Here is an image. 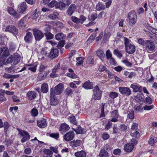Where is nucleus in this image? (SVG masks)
<instances>
[{"instance_id":"obj_53","label":"nucleus","mask_w":157,"mask_h":157,"mask_svg":"<svg viewBox=\"0 0 157 157\" xmlns=\"http://www.w3.org/2000/svg\"><path fill=\"white\" fill-rule=\"evenodd\" d=\"M6 100V98L4 97L2 90H0V101H5Z\"/></svg>"},{"instance_id":"obj_44","label":"nucleus","mask_w":157,"mask_h":157,"mask_svg":"<svg viewBox=\"0 0 157 157\" xmlns=\"http://www.w3.org/2000/svg\"><path fill=\"white\" fill-rule=\"evenodd\" d=\"M59 14L56 12H54L52 14L49 15L48 17L52 20H54L57 17V16Z\"/></svg>"},{"instance_id":"obj_36","label":"nucleus","mask_w":157,"mask_h":157,"mask_svg":"<svg viewBox=\"0 0 157 157\" xmlns=\"http://www.w3.org/2000/svg\"><path fill=\"white\" fill-rule=\"evenodd\" d=\"M47 75V74L46 72H42L39 74L38 76V78L40 80H42L45 78Z\"/></svg>"},{"instance_id":"obj_45","label":"nucleus","mask_w":157,"mask_h":157,"mask_svg":"<svg viewBox=\"0 0 157 157\" xmlns=\"http://www.w3.org/2000/svg\"><path fill=\"white\" fill-rule=\"evenodd\" d=\"M98 17V16L96 13H93L91 15L88 17L89 20L93 21L96 19Z\"/></svg>"},{"instance_id":"obj_30","label":"nucleus","mask_w":157,"mask_h":157,"mask_svg":"<svg viewBox=\"0 0 157 157\" xmlns=\"http://www.w3.org/2000/svg\"><path fill=\"white\" fill-rule=\"evenodd\" d=\"M13 61V57L12 55H10L8 59L3 60V63L4 64H6L9 63H11Z\"/></svg>"},{"instance_id":"obj_10","label":"nucleus","mask_w":157,"mask_h":157,"mask_svg":"<svg viewBox=\"0 0 157 157\" xmlns=\"http://www.w3.org/2000/svg\"><path fill=\"white\" fill-rule=\"evenodd\" d=\"M74 136V132L72 131H70L64 135L63 138L65 141H69L73 139Z\"/></svg>"},{"instance_id":"obj_43","label":"nucleus","mask_w":157,"mask_h":157,"mask_svg":"<svg viewBox=\"0 0 157 157\" xmlns=\"http://www.w3.org/2000/svg\"><path fill=\"white\" fill-rule=\"evenodd\" d=\"M138 42L139 44L145 46L146 45V44L149 42V40H144L142 38H140L138 40Z\"/></svg>"},{"instance_id":"obj_9","label":"nucleus","mask_w":157,"mask_h":157,"mask_svg":"<svg viewBox=\"0 0 157 157\" xmlns=\"http://www.w3.org/2000/svg\"><path fill=\"white\" fill-rule=\"evenodd\" d=\"M119 90L121 94L127 96L130 95L132 93L130 89L127 87H119Z\"/></svg>"},{"instance_id":"obj_55","label":"nucleus","mask_w":157,"mask_h":157,"mask_svg":"<svg viewBox=\"0 0 157 157\" xmlns=\"http://www.w3.org/2000/svg\"><path fill=\"white\" fill-rule=\"evenodd\" d=\"M138 128V124L136 123H133L131 126V131H135Z\"/></svg>"},{"instance_id":"obj_11","label":"nucleus","mask_w":157,"mask_h":157,"mask_svg":"<svg viewBox=\"0 0 157 157\" xmlns=\"http://www.w3.org/2000/svg\"><path fill=\"white\" fill-rule=\"evenodd\" d=\"M59 54V51L57 48H52L51 49L49 55V57L52 59L56 57Z\"/></svg>"},{"instance_id":"obj_51","label":"nucleus","mask_w":157,"mask_h":157,"mask_svg":"<svg viewBox=\"0 0 157 157\" xmlns=\"http://www.w3.org/2000/svg\"><path fill=\"white\" fill-rule=\"evenodd\" d=\"M4 125L5 132H6V134L8 132V131H9V129L10 126L8 123L6 121L4 122Z\"/></svg>"},{"instance_id":"obj_1","label":"nucleus","mask_w":157,"mask_h":157,"mask_svg":"<svg viewBox=\"0 0 157 157\" xmlns=\"http://www.w3.org/2000/svg\"><path fill=\"white\" fill-rule=\"evenodd\" d=\"M125 47L126 52L129 54L133 53L135 51V46L131 44L130 40L125 37L122 38Z\"/></svg>"},{"instance_id":"obj_40","label":"nucleus","mask_w":157,"mask_h":157,"mask_svg":"<svg viewBox=\"0 0 157 157\" xmlns=\"http://www.w3.org/2000/svg\"><path fill=\"white\" fill-rule=\"evenodd\" d=\"M148 142L150 144L153 145L155 143L157 142V138L154 136L151 137L149 139Z\"/></svg>"},{"instance_id":"obj_46","label":"nucleus","mask_w":157,"mask_h":157,"mask_svg":"<svg viewBox=\"0 0 157 157\" xmlns=\"http://www.w3.org/2000/svg\"><path fill=\"white\" fill-rule=\"evenodd\" d=\"M118 96V93L115 92H111L109 95V97L112 99L115 98Z\"/></svg>"},{"instance_id":"obj_56","label":"nucleus","mask_w":157,"mask_h":157,"mask_svg":"<svg viewBox=\"0 0 157 157\" xmlns=\"http://www.w3.org/2000/svg\"><path fill=\"white\" fill-rule=\"evenodd\" d=\"M49 136L52 138H53L56 140H57L59 137V133H52L49 135Z\"/></svg>"},{"instance_id":"obj_33","label":"nucleus","mask_w":157,"mask_h":157,"mask_svg":"<svg viewBox=\"0 0 157 157\" xmlns=\"http://www.w3.org/2000/svg\"><path fill=\"white\" fill-rule=\"evenodd\" d=\"M65 4L64 2H57L56 5V8L59 9L60 10H62L65 8Z\"/></svg>"},{"instance_id":"obj_42","label":"nucleus","mask_w":157,"mask_h":157,"mask_svg":"<svg viewBox=\"0 0 157 157\" xmlns=\"http://www.w3.org/2000/svg\"><path fill=\"white\" fill-rule=\"evenodd\" d=\"M68 118L71 123L75 125L76 124H77V122L74 116L71 115V116L68 117Z\"/></svg>"},{"instance_id":"obj_35","label":"nucleus","mask_w":157,"mask_h":157,"mask_svg":"<svg viewBox=\"0 0 157 157\" xmlns=\"http://www.w3.org/2000/svg\"><path fill=\"white\" fill-rule=\"evenodd\" d=\"M44 154L46 155L45 157H53L52 156L53 152L49 149H45L44 151Z\"/></svg>"},{"instance_id":"obj_62","label":"nucleus","mask_w":157,"mask_h":157,"mask_svg":"<svg viewBox=\"0 0 157 157\" xmlns=\"http://www.w3.org/2000/svg\"><path fill=\"white\" fill-rule=\"evenodd\" d=\"M106 55L108 59L112 57V54L109 49H108L106 51Z\"/></svg>"},{"instance_id":"obj_38","label":"nucleus","mask_w":157,"mask_h":157,"mask_svg":"<svg viewBox=\"0 0 157 157\" xmlns=\"http://www.w3.org/2000/svg\"><path fill=\"white\" fill-rule=\"evenodd\" d=\"M41 91L44 93H46L48 91V86L47 83H43L41 86Z\"/></svg>"},{"instance_id":"obj_17","label":"nucleus","mask_w":157,"mask_h":157,"mask_svg":"<svg viewBox=\"0 0 157 157\" xmlns=\"http://www.w3.org/2000/svg\"><path fill=\"white\" fill-rule=\"evenodd\" d=\"M9 52L8 48H7L3 47L1 48L0 50V56H1L7 57L9 55Z\"/></svg>"},{"instance_id":"obj_28","label":"nucleus","mask_w":157,"mask_h":157,"mask_svg":"<svg viewBox=\"0 0 157 157\" xmlns=\"http://www.w3.org/2000/svg\"><path fill=\"white\" fill-rule=\"evenodd\" d=\"M75 155L76 157H86V153L85 151L82 150L75 152Z\"/></svg>"},{"instance_id":"obj_63","label":"nucleus","mask_w":157,"mask_h":157,"mask_svg":"<svg viewBox=\"0 0 157 157\" xmlns=\"http://www.w3.org/2000/svg\"><path fill=\"white\" fill-rule=\"evenodd\" d=\"M31 152L32 150L29 147L25 148L24 151V153L26 155H30Z\"/></svg>"},{"instance_id":"obj_19","label":"nucleus","mask_w":157,"mask_h":157,"mask_svg":"<svg viewBox=\"0 0 157 157\" xmlns=\"http://www.w3.org/2000/svg\"><path fill=\"white\" fill-rule=\"evenodd\" d=\"M37 124L40 128H44L47 126L46 121L44 119H41L37 121Z\"/></svg>"},{"instance_id":"obj_39","label":"nucleus","mask_w":157,"mask_h":157,"mask_svg":"<svg viewBox=\"0 0 157 157\" xmlns=\"http://www.w3.org/2000/svg\"><path fill=\"white\" fill-rule=\"evenodd\" d=\"M113 54L119 58H121L122 56L121 52L117 49H115L113 51Z\"/></svg>"},{"instance_id":"obj_4","label":"nucleus","mask_w":157,"mask_h":157,"mask_svg":"<svg viewBox=\"0 0 157 157\" xmlns=\"http://www.w3.org/2000/svg\"><path fill=\"white\" fill-rule=\"evenodd\" d=\"M93 91L94 92L93 97V99L95 100L100 99L101 96L102 91L97 86L94 87Z\"/></svg>"},{"instance_id":"obj_52","label":"nucleus","mask_w":157,"mask_h":157,"mask_svg":"<svg viewBox=\"0 0 157 157\" xmlns=\"http://www.w3.org/2000/svg\"><path fill=\"white\" fill-rule=\"evenodd\" d=\"M84 59V58L83 57H79L76 58V60L78 61L76 63V64L80 65L82 63Z\"/></svg>"},{"instance_id":"obj_18","label":"nucleus","mask_w":157,"mask_h":157,"mask_svg":"<svg viewBox=\"0 0 157 157\" xmlns=\"http://www.w3.org/2000/svg\"><path fill=\"white\" fill-rule=\"evenodd\" d=\"M76 8L75 5L74 4H72L68 8L67 11V14L71 16L75 11Z\"/></svg>"},{"instance_id":"obj_57","label":"nucleus","mask_w":157,"mask_h":157,"mask_svg":"<svg viewBox=\"0 0 157 157\" xmlns=\"http://www.w3.org/2000/svg\"><path fill=\"white\" fill-rule=\"evenodd\" d=\"M86 20V17L83 15H81L79 18V23L82 24Z\"/></svg>"},{"instance_id":"obj_15","label":"nucleus","mask_w":157,"mask_h":157,"mask_svg":"<svg viewBox=\"0 0 157 157\" xmlns=\"http://www.w3.org/2000/svg\"><path fill=\"white\" fill-rule=\"evenodd\" d=\"M18 26L20 29H23L26 28V24L25 17H23L19 21Z\"/></svg>"},{"instance_id":"obj_20","label":"nucleus","mask_w":157,"mask_h":157,"mask_svg":"<svg viewBox=\"0 0 157 157\" xmlns=\"http://www.w3.org/2000/svg\"><path fill=\"white\" fill-rule=\"evenodd\" d=\"M26 9V3L25 2H23L19 5L18 8V11L19 13H22L25 11Z\"/></svg>"},{"instance_id":"obj_50","label":"nucleus","mask_w":157,"mask_h":157,"mask_svg":"<svg viewBox=\"0 0 157 157\" xmlns=\"http://www.w3.org/2000/svg\"><path fill=\"white\" fill-rule=\"evenodd\" d=\"M31 113L32 115L34 117L36 116L38 114L37 110L35 108H33L32 109L31 111Z\"/></svg>"},{"instance_id":"obj_7","label":"nucleus","mask_w":157,"mask_h":157,"mask_svg":"<svg viewBox=\"0 0 157 157\" xmlns=\"http://www.w3.org/2000/svg\"><path fill=\"white\" fill-rule=\"evenodd\" d=\"M48 48L47 47L42 48L38 55V58L40 60H44L47 56Z\"/></svg>"},{"instance_id":"obj_29","label":"nucleus","mask_w":157,"mask_h":157,"mask_svg":"<svg viewBox=\"0 0 157 157\" xmlns=\"http://www.w3.org/2000/svg\"><path fill=\"white\" fill-rule=\"evenodd\" d=\"M60 67V63H57L55 66L54 68L52 70V73L50 75V76L51 77L54 78L55 77V74L56 73V71Z\"/></svg>"},{"instance_id":"obj_14","label":"nucleus","mask_w":157,"mask_h":157,"mask_svg":"<svg viewBox=\"0 0 157 157\" xmlns=\"http://www.w3.org/2000/svg\"><path fill=\"white\" fill-rule=\"evenodd\" d=\"M50 103L52 105H57L59 101L55 94L50 93Z\"/></svg>"},{"instance_id":"obj_22","label":"nucleus","mask_w":157,"mask_h":157,"mask_svg":"<svg viewBox=\"0 0 157 157\" xmlns=\"http://www.w3.org/2000/svg\"><path fill=\"white\" fill-rule=\"evenodd\" d=\"M83 87L86 89H90L93 88V84L90 82L89 80L85 82L82 86Z\"/></svg>"},{"instance_id":"obj_61","label":"nucleus","mask_w":157,"mask_h":157,"mask_svg":"<svg viewBox=\"0 0 157 157\" xmlns=\"http://www.w3.org/2000/svg\"><path fill=\"white\" fill-rule=\"evenodd\" d=\"M106 70H108L106 67L103 65H100L98 68V71H105L106 72Z\"/></svg>"},{"instance_id":"obj_21","label":"nucleus","mask_w":157,"mask_h":157,"mask_svg":"<svg viewBox=\"0 0 157 157\" xmlns=\"http://www.w3.org/2000/svg\"><path fill=\"white\" fill-rule=\"evenodd\" d=\"M70 128L69 126L66 124H61L59 131L63 133L64 132H66L69 130Z\"/></svg>"},{"instance_id":"obj_32","label":"nucleus","mask_w":157,"mask_h":157,"mask_svg":"<svg viewBox=\"0 0 157 157\" xmlns=\"http://www.w3.org/2000/svg\"><path fill=\"white\" fill-rule=\"evenodd\" d=\"M99 157H108L109 156L108 152L105 150L102 149L101 150L99 153Z\"/></svg>"},{"instance_id":"obj_26","label":"nucleus","mask_w":157,"mask_h":157,"mask_svg":"<svg viewBox=\"0 0 157 157\" xmlns=\"http://www.w3.org/2000/svg\"><path fill=\"white\" fill-rule=\"evenodd\" d=\"M145 46L146 48L149 51H152L155 48L154 44L149 40V42L146 44V45Z\"/></svg>"},{"instance_id":"obj_49","label":"nucleus","mask_w":157,"mask_h":157,"mask_svg":"<svg viewBox=\"0 0 157 157\" xmlns=\"http://www.w3.org/2000/svg\"><path fill=\"white\" fill-rule=\"evenodd\" d=\"M135 110L138 112H141L143 110V108L140 105H136L134 107Z\"/></svg>"},{"instance_id":"obj_27","label":"nucleus","mask_w":157,"mask_h":157,"mask_svg":"<svg viewBox=\"0 0 157 157\" xmlns=\"http://www.w3.org/2000/svg\"><path fill=\"white\" fill-rule=\"evenodd\" d=\"M96 54L97 56L102 60L104 59L105 56V54L101 50L98 49L96 52Z\"/></svg>"},{"instance_id":"obj_6","label":"nucleus","mask_w":157,"mask_h":157,"mask_svg":"<svg viewBox=\"0 0 157 157\" xmlns=\"http://www.w3.org/2000/svg\"><path fill=\"white\" fill-rule=\"evenodd\" d=\"M19 134L21 137H22L21 141L23 143L29 140L30 139V136L28 132L24 130L19 131Z\"/></svg>"},{"instance_id":"obj_58","label":"nucleus","mask_w":157,"mask_h":157,"mask_svg":"<svg viewBox=\"0 0 157 157\" xmlns=\"http://www.w3.org/2000/svg\"><path fill=\"white\" fill-rule=\"evenodd\" d=\"M65 91L67 95H69L72 94L74 90L70 88H67Z\"/></svg>"},{"instance_id":"obj_60","label":"nucleus","mask_w":157,"mask_h":157,"mask_svg":"<svg viewBox=\"0 0 157 157\" xmlns=\"http://www.w3.org/2000/svg\"><path fill=\"white\" fill-rule=\"evenodd\" d=\"M8 12L10 14L13 15H14L16 13V12L11 7L9 8Z\"/></svg>"},{"instance_id":"obj_34","label":"nucleus","mask_w":157,"mask_h":157,"mask_svg":"<svg viewBox=\"0 0 157 157\" xmlns=\"http://www.w3.org/2000/svg\"><path fill=\"white\" fill-rule=\"evenodd\" d=\"M66 37V36L64 34L61 33H59L55 36L56 39L57 40L64 39Z\"/></svg>"},{"instance_id":"obj_64","label":"nucleus","mask_w":157,"mask_h":157,"mask_svg":"<svg viewBox=\"0 0 157 157\" xmlns=\"http://www.w3.org/2000/svg\"><path fill=\"white\" fill-rule=\"evenodd\" d=\"M57 2L55 0H53L51 2L48 4V6L52 8L54 6L56 7V5Z\"/></svg>"},{"instance_id":"obj_59","label":"nucleus","mask_w":157,"mask_h":157,"mask_svg":"<svg viewBox=\"0 0 157 157\" xmlns=\"http://www.w3.org/2000/svg\"><path fill=\"white\" fill-rule=\"evenodd\" d=\"M128 116L129 118L131 119H134V112L133 110H131L129 112L128 114Z\"/></svg>"},{"instance_id":"obj_23","label":"nucleus","mask_w":157,"mask_h":157,"mask_svg":"<svg viewBox=\"0 0 157 157\" xmlns=\"http://www.w3.org/2000/svg\"><path fill=\"white\" fill-rule=\"evenodd\" d=\"M37 95V93L33 91H29L27 93V96L29 100H33L34 99Z\"/></svg>"},{"instance_id":"obj_37","label":"nucleus","mask_w":157,"mask_h":157,"mask_svg":"<svg viewBox=\"0 0 157 157\" xmlns=\"http://www.w3.org/2000/svg\"><path fill=\"white\" fill-rule=\"evenodd\" d=\"M96 9L97 10L100 11L105 9V5L101 2H99L96 6Z\"/></svg>"},{"instance_id":"obj_24","label":"nucleus","mask_w":157,"mask_h":157,"mask_svg":"<svg viewBox=\"0 0 157 157\" xmlns=\"http://www.w3.org/2000/svg\"><path fill=\"white\" fill-rule=\"evenodd\" d=\"M134 147V145L128 144H126L124 147V149L127 152H131L133 150Z\"/></svg>"},{"instance_id":"obj_2","label":"nucleus","mask_w":157,"mask_h":157,"mask_svg":"<svg viewBox=\"0 0 157 157\" xmlns=\"http://www.w3.org/2000/svg\"><path fill=\"white\" fill-rule=\"evenodd\" d=\"M128 18L129 19L128 24L131 26L134 25L136 22L137 16L136 13L133 11H132L128 14Z\"/></svg>"},{"instance_id":"obj_12","label":"nucleus","mask_w":157,"mask_h":157,"mask_svg":"<svg viewBox=\"0 0 157 157\" xmlns=\"http://www.w3.org/2000/svg\"><path fill=\"white\" fill-rule=\"evenodd\" d=\"M130 87L133 89V92H141L143 90L142 86L139 85H138L136 83L132 84Z\"/></svg>"},{"instance_id":"obj_25","label":"nucleus","mask_w":157,"mask_h":157,"mask_svg":"<svg viewBox=\"0 0 157 157\" xmlns=\"http://www.w3.org/2000/svg\"><path fill=\"white\" fill-rule=\"evenodd\" d=\"M73 129L77 134H83L86 132V130L83 128H82L80 126L77 127L76 129H74L73 128Z\"/></svg>"},{"instance_id":"obj_13","label":"nucleus","mask_w":157,"mask_h":157,"mask_svg":"<svg viewBox=\"0 0 157 157\" xmlns=\"http://www.w3.org/2000/svg\"><path fill=\"white\" fill-rule=\"evenodd\" d=\"M111 117H113L111 120L112 122H116L118 121L117 118L119 116L118 111L116 110H114L111 112Z\"/></svg>"},{"instance_id":"obj_47","label":"nucleus","mask_w":157,"mask_h":157,"mask_svg":"<svg viewBox=\"0 0 157 157\" xmlns=\"http://www.w3.org/2000/svg\"><path fill=\"white\" fill-rule=\"evenodd\" d=\"M44 30L45 33L49 32L51 29V26L49 25H44Z\"/></svg>"},{"instance_id":"obj_31","label":"nucleus","mask_w":157,"mask_h":157,"mask_svg":"<svg viewBox=\"0 0 157 157\" xmlns=\"http://www.w3.org/2000/svg\"><path fill=\"white\" fill-rule=\"evenodd\" d=\"M13 63L16 64L20 61L21 57L17 53L14 54L13 55Z\"/></svg>"},{"instance_id":"obj_41","label":"nucleus","mask_w":157,"mask_h":157,"mask_svg":"<svg viewBox=\"0 0 157 157\" xmlns=\"http://www.w3.org/2000/svg\"><path fill=\"white\" fill-rule=\"evenodd\" d=\"M81 142V141L79 140H78L75 141L73 140L70 143L71 145L74 147H77L79 145Z\"/></svg>"},{"instance_id":"obj_54","label":"nucleus","mask_w":157,"mask_h":157,"mask_svg":"<svg viewBox=\"0 0 157 157\" xmlns=\"http://www.w3.org/2000/svg\"><path fill=\"white\" fill-rule=\"evenodd\" d=\"M131 135L133 137H137L139 136L140 133L138 131H131Z\"/></svg>"},{"instance_id":"obj_3","label":"nucleus","mask_w":157,"mask_h":157,"mask_svg":"<svg viewBox=\"0 0 157 157\" xmlns=\"http://www.w3.org/2000/svg\"><path fill=\"white\" fill-rule=\"evenodd\" d=\"M63 85L62 83H59L56 86L54 89H51L50 93L55 95H59L63 91Z\"/></svg>"},{"instance_id":"obj_5","label":"nucleus","mask_w":157,"mask_h":157,"mask_svg":"<svg viewBox=\"0 0 157 157\" xmlns=\"http://www.w3.org/2000/svg\"><path fill=\"white\" fill-rule=\"evenodd\" d=\"M33 33L36 41L40 40L44 36L43 33L37 29H35L33 30Z\"/></svg>"},{"instance_id":"obj_16","label":"nucleus","mask_w":157,"mask_h":157,"mask_svg":"<svg viewBox=\"0 0 157 157\" xmlns=\"http://www.w3.org/2000/svg\"><path fill=\"white\" fill-rule=\"evenodd\" d=\"M33 39V34L32 33L29 32H27L24 37L25 41L27 43H29L31 42Z\"/></svg>"},{"instance_id":"obj_48","label":"nucleus","mask_w":157,"mask_h":157,"mask_svg":"<svg viewBox=\"0 0 157 157\" xmlns=\"http://www.w3.org/2000/svg\"><path fill=\"white\" fill-rule=\"evenodd\" d=\"M44 34L47 39H51L53 38L54 35L50 32L44 33Z\"/></svg>"},{"instance_id":"obj_8","label":"nucleus","mask_w":157,"mask_h":157,"mask_svg":"<svg viewBox=\"0 0 157 157\" xmlns=\"http://www.w3.org/2000/svg\"><path fill=\"white\" fill-rule=\"evenodd\" d=\"M5 31L14 34H17L18 33V29L14 25H9L6 27Z\"/></svg>"}]
</instances>
